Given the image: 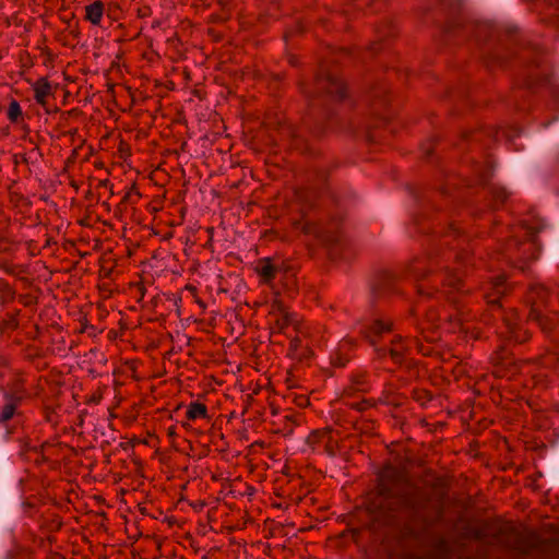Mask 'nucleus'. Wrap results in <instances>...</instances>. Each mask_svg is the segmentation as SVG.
<instances>
[{
    "mask_svg": "<svg viewBox=\"0 0 559 559\" xmlns=\"http://www.w3.org/2000/svg\"><path fill=\"white\" fill-rule=\"evenodd\" d=\"M267 318L273 332L283 333L288 326H293L296 332L305 333L306 323L299 321L297 314L290 312L278 296L271 301Z\"/></svg>",
    "mask_w": 559,
    "mask_h": 559,
    "instance_id": "f257e3e1",
    "label": "nucleus"
},
{
    "mask_svg": "<svg viewBox=\"0 0 559 559\" xmlns=\"http://www.w3.org/2000/svg\"><path fill=\"white\" fill-rule=\"evenodd\" d=\"M306 442L312 451L324 452L329 455H334L337 448V441L333 438L330 428L313 430L307 437Z\"/></svg>",
    "mask_w": 559,
    "mask_h": 559,
    "instance_id": "f03ea898",
    "label": "nucleus"
},
{
    "mask_svg": "<svg viewBox=\"0 0 559 559\" xmlns=\"http://www.w3.org/2000/svg\"><path fill=\"white\" fill-rule=\"evenodd\" d=\"M310 336V328L306 324L304 334L296 332V335L292 337L288 348L289 355L297 359L306 358L310 353V344L305 343V341Z\"/></svg>",
    "mask_w": 559,
    "mask_h": 559,
    "instance_id": "7ed1b4c3",
    "label": "nucleus"
},
{
    "mask_svg": "<svg viewBox=\"0 0 559 559\" xmlns=\"http://www.w3.org/2000/svg\"><path fill=\"white\" fill-rule=\"evenodd\" d=\"M397 478V472L392 466H385L379 475L378 495L388 497L392 493L391 481L394 484Z\"/></svg>",
    "mask_w": 559,
    "mask_h": 559,
    "instance_id": "20e7f679",
    "label": "nucleus"
},
{
    "mask_svg": "<svg viewBox=\"0 0 559 559\" xmlns=\"http://www.w3.org/2000/svg\"><path fill=\"white\" fill-rule=\"evenodd\" d=\"M34 93V99L38 105L45 106L48 97L52 94V88L49 80L45 76L39 78L31 84Z\"/></svg>",
    "mask_w": 559,
    "mask_h": 559,
    "instance_id": "39448f33",
    "label": "nucleus"
},
{
    "mask_svg": "<svg viewBox=\"0 0 559 559\" xmlns=\"http://www.w3.org/2000/svg\"><path fill=\"white\" fill-rule=\"evenodd\" d=\"M413 344H414V341L405 342L401 337L394 338L391 342V346L389 349L391 359L395 364H401L404 360V358L408 355V353L411 352Z\"/></svg>",
    "mask_w": 559,
    "mask_h": 559,
    "instance_id": "423d86ee",
    "label": "nucleus"
},
{
    "mask_svg": "<svg viewBox=\"0 0 559 559\" xmlns=\"http://www.w3.org/2000/svg\"><path fill=\"white\" fill-rule=\"evenodd\" d=\"M547 298L548 290L544 285L535 284L531 286L527 294V300L532 304V308L539 309V307L547 301Z\"/></svg>",
    "mask_w": 559,
    "mask_h": 559,
    "instance_id": "0eeeda50",
    "label": "nucleus"
},
{
    "mask_svg": "<svg viewBox=\"0 0 559 559\" xmlns=\"http://www.w3.org/2000/svg\"><path fill=\"white\" fill-rule=\"evenodd\" d=\"M104 3L100 0H95L94 2L87 4L85 7V20L91 24L98 26L102 22L104 15Z\"/></svg>",
    "mask_w": 559,
    "mask_h": 559,
    "instance_id": "6e6552de",
    "label": "nucleus"
},
{
    "mask_svg": "<svg viewBox=\"0 0 559 559\" xmlns=\"http://www.w3.org/2000/svg\"><path fill=\"white\" fill-rule=\"evenodd\" d=\"M512 317H515V313H513ZM504 322L508 328L509 337L514 342L523 343L530 338L527 331L523 330L516 322H514L513 318H504Z\"/></svg>",
    "mask_w": 559,
    "mask_h": 559,
    "instance_id": "1a4fd4ad",
    "label": "nucleus"
},
{
    "mask_svg": "<svg viewBox=\"0 0 559 559\" xmlns=\"http://www.w3.org/2000/svg\"><path fill=\"white\" fill-rule=\"evenodd\" d=\"M255 271L264 283H270L275 278L277 269L270 258H265L258 262Z\"/></svg>",
    "mask_w": 559,
    "mask_h": 559,
    "instance_id": "9d476101",
    "label": "nucleus"
},
{
    "mask_svg": "<svg viewBox=\"0 0 559 559\" xmlns=\"http://www.w3.org/2000/svg\"><path fill=\"white\" fill-rule=\"evenodd\" d=\"M490 285L493 293H487L485 297L489 305L496 307L500 297L506 293V280L503 276H498Z\"/></svg>",
    "mask_w": 559,
    "mask_h": 559,
    "instance_id": "9b49d317",
    "label": "nucleus"
},
{
    "mask_svg": "<svg viewBox=\"0 0 559 559\" xmlns=\"http://www.w3.org/2000/svg\"><path fill=\"white\" fill-rule=\"evenodd\" d=\"M186 417L189 420L206 419L209 418V412L205 404L201 402H192L188 405Z\"/></svg>",
    "mask_w": 559,
    "mask_h": 559,
    "instance_id": "f8f14e48",
    "label": "nucleus"
},
{
    "mask_svg": "<svg viewBox=\"0 0 559 559\" xmlns=\"http://www.w3.org/2000/svg\"><path fill=\"white\" fill-rule=\"evenodd\" d=\"M527 318L530 321L537 322L542 330L545 332L552 330V323L550 322V319L546 316H543L539 309L531 308Z\"/></svg>",
    "mask_w": 559,
    "mask_h": 559,
    "instance_id": "ddd939ff",
    "label": "nucleus"
},
{
    "mask_svg": "<svg viewBox=\"0 0 559 559\" xmlns=\"http://www.w3.org/2000/svg\"><path fill=\"white\" fill-rule=\"evenodd\" d=\"M391 330V323L390 322H383L381 320L374 321L369 328L367 332V336L370 338V342L372 344L376 343L374 337L378 335H381L385 332H390Z\"/></svg>",
    "mask_w": 559,
    "mask_h": 559,
    "instance_id": "4468645a",
    "label": "nucleus"
},
{
    "mask_svg": "<svg viewBox=\"0 0 559 559\" xmlns=\"http://www.w3.org/2000/svg\"><path fill=\"white\" fill-rule=\"evenodd\" d=\"M19 401L12 396L8 399V402L0 412V424H4L12 419L17 408Z\"/></svg>",
    "mask_w": 559,
    "mask_h": 559,
    "instance_id": "2eb2a0df",
    "label": "nucleus"
},
{
    "mask_svg": "<svg viewBox=\"0 0 559 559\" xmlns=\"http://www.w3.org/2000/svg\"><path fill=\"white\" fill-rule=\"evenodd\" d=\"M345 85L341 80L334 78L329 80V84L326 86L329 94L343 98L345 96Z\"/></svg>",
    "mask_w": 559,
    "mask_h": 559,
    "instance_id": "dca6fc26",
    "label": "nucleus"
},
{
    "mask_svg": "<svg viewBox=\"0 0 559 559\" xmlns=\"http://www.w3.org/2000/svg\"><path fill=\"white\" fill-rule=\"evenodd\" d=\"M370 389L365 376H357L353 379L352 384L347 388L349 394L355 392H368Z\"/></svg>",
    "mask_w": 559,
    "mask_h": 559,
    "instance_id": "f3484780",
    "label": "nucleus"
},
{
    "mask_svg": "<svg viewBox=\"0 0 559 559\" xmlns=\"http://www.w3.org/2000/svg\"><path fill=\"white\" fill-rule=\"evenodd\" d=\"M296 425H298V416L294 414L285 415L283 427L284 435H292Z\"/></svg>",
    "mask_w": 559,
    "mask_h": 559,
    "instance_id": "a211bd4d",
    "label": "nucleus"
},
{
    "mask_svg": "<svg viewBox=\"0 0 559 559\" xmlns=\"http://www.w3.org/2000/svg\"><path fill=\"white\" fill-rule=\"evenodd\" d=\"M22 110L20 104L16 100H12L8 108V117L12 121H16L17 117L21 116Z\"/></svg>",
    "mask_w": 559,
    "mask_h": 559,
    "instance_id": "6ab92c4d",
    "label": "nucleus"
},
{
    "mask_svg": "<svg viewBox=\"0 0 559 559\" xmlns=\"http://www.w3.org/2000/svg\"><path fill=\"white\" fill-rule=\"evenodd\" d=\"M445 283L455 290H460L462 287V280L455 274H449L445 276Z\"/></svg>",
    "mask_w": 559,
    "mask_h": 559,
    "instance_id": "aec40b11",
    "label": "nucleus"
},
{
    "mask_svg": "<svg viewBox=\"0 0 559 559\" xmlns=\"http://www.w3.org/2000/svg\"><path fill=\"white\" fill-rule=\"evenodd\" d=\"M183 292H187L190 294V296L195 299L199 295H198V288L194 286V285H191V284H187L185 287H183Z\"/></svg>",
    "mask_w": 559,
    "mask_h": 559,
    "instance_id": "412c9836",
    "label": "nucleus"
},
{
    "mask_svg": "<svg viewBox=\"0 0 559 559\" xmlns=\"http://www.w3.org/2000/svg\"><path fill=\"white\" fill-rule=\"evenodd\" d=\"M167 435H168V437H170L173 439L176 438V436H177L176 427L175 426L168 427L167 428Z\"/></svg>",
    "mask_w": 559,
    "mask_h": 559,
    "instance_id": "4be33fe9",
    "label": "nucleus"
},
{
    "mask_svg": "<svg viewBox=\"0 0 559 559\" xmlns=\"http://www.w3.org/2000/svg\"><path fill=\"white\" fill-rule=\"evenodd\" d=\"M203 310L206 308L205 302L198 296L195 299H193Z\"/></svg>",
    "mask_w": 559,
    "mask_h": 559,
    "instance_id": "5701e85b",
    "label": "nucleus"
},
{
    "mask_svg": "<svg viewBox=\"0 0 559 559\" xmlns=\"http://www.w3.org/2000/svg\"><path fill=\"white\" fill-rule=\"evenodd\" d=\"M139 289L141 290V297H143V295H144L143 287H139Z\"/></svg>",
    "mask_w": 559,
    "mask_h": 559,
    "instance_id": "b1692460",
    "label": "nucleus"
}]
</instances>
